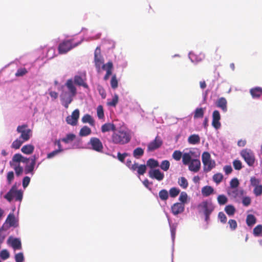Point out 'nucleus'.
Listing matches in <instances>:
<instances>
[{
	"mask_svg": "<svg viewBox=\"0 0 262 262\" xmlns=\"http://www.w3.org/2000/svg\"><path fill=\"white\" fill-rule=\"evenodd\" d=\"M146 165L141 164L138 166L137 171L138 174L143 175L146 171Z\"/></svg>",
	"mask_w": 262,
	"mask_h": 262,
	"instance_id": "nucleus-51",
	"label": "nucleus"
},
{
	"mask_svg": "<svg viewBox=\"0 0 262 262\" xmlns=\"http://www.w3.org/2000/svg\"><path fill=\"white\" fill-rule=\"evenodd\" d=\"M188 142L191 144H196L200 142V138L198 135L193 134L189 137Z\"/></svg>",
	"mask_w": 262,
	"mask_h": 262,
	"instance_id": "nucleus-31",
	"label": "nucleus"
},
{
	"mask_svg": "<svg viewBox=\"0 0 262 262\" xmlns=\"http://www.w3.org/2000/svg\"><path fill=\"white\" fill-rule=\"evenodd\" d=\"M189 170L191 171L196 172L199 171L201 168V162L199 159H192L190 163L188 164Z\"/></svg>",
	"mask_w": 262,
	"mask_h": 262,
	"instance_id": "nucleus-17",
	"label": "nucleus"
},
{
	"mask_svg": "<svg viewBox=\"0 0 262 262\" xmlns=\"http://www.w3.org/2000/svg\"><path fill=\"white\" fill-rule=\"evenodd\" d=\"M250 185L253 189V193L256 196H260L262 194V184H261L260 180L255 177H252L250 180Z\"/></svg>",
	"mask_w": 262,
	"mask_h": 262,
	"instance_id": "nucleus-9",
	"label": "nucleus"
},
{
	"mask_svg": "<svg viewBox=\"0 0 262 262\" xmlns=\"http://www.w3.org/2000/svg\"><path fill=\"white\" fill-rule=\"evenodd\" d=\"M29 159L23 156L20 154H15L10 161V166L13 168L17 177L22 175L24 172V168L20 166V163L27 164Z\"/></svg>",
	"mask_w": 262,
	"mask_h": 262,
	"instance_id": "nucleus-2",
	"label": "nucleus"
},
{
	"mask_svg": "<svg viewBox=\"0 0 262 262\" xmlns=\"http://www.w3.org/2000/svg\"><path fill=\"white\" fill-rule=\"evenodd\" d=\"M8 243L11 245L14 250H20L21 249V243L18 238H13L10 237L8 239Z\"/></svg>",
	"mask_w": 262,
	"mask_h": 262,
	"instance_id": "nucleus-19",
	"label": "nucleus"
},
{
	"mask_svg": "<svg viewBox=\"0 0 262 262\" xmlns=\"http://www.w3.org/2000/svg\"><path fill=\"white\" fill-rule=\"evenodd\" d=\"M25 142L22 140L17 139L14 140L11 144V148L15 149H17L20 148L23 143Z\"/></svg>",
	"mask_w": 262,
	"mask_h": 262,
	"instance_id": "nucleus-40",
	"label": "nucleus"
},
{
	"mask_svg": "<svg viewBox=\"0 0 262 262\" xmlns=\"http://www.w3.org/2000/svg\"><path fill=\"white\" fill-rule=\"evenodd\" d=\"M111 85L113 89H116L118 86V81L116 75H114L112 77Z\"/></svg>",
	"mask_w": 262,
	"mask_h": 262,
	"instance_id": "nucleus-50",
	"label": "nucleus"
},
{
	"mask_svg": "<svg viewBox=\"0 0 262 262\" xmlns=\"http://www.w3.org/2000/svg\"><path fill=\"white\" fill-rule=\"evenodd\" d=\"M6 221L9 224L10 226H14L15 223L14 215L13 213H10L7 216Z\"/></svg>",
	"mask_w": 262,
	"mask_h": 262,
	"instance_id": "nucleus-49",
	"label": "nucleus"
},
{
	"mask_svg": "<svg viewBox=\"0 0 262 262\" xmlns=\"http://www.w3.org/2000/svg\"><path fill=\"white\" fill-rule=\"evenodd\" d=\"M253 233L255 236H262V225H257L253 230Z\"/></svg>",
	"mask_w": 262,
	"mask_h": 262,
	"instance_id": "nucleus-38",
	"label": "nucleus"
},
{
	"mask_svg": "<svg viewBox=\"0 0 262 262\" xmlns=\"http://www.w3.org/2000/svg\"><path fill=\"white\" fill-rule=\"evenodd\" d=\"M241 155L249 166H253L255 161V156L250 149H245L241 152Z\"/></svg>",
	"mask_w": 262,
	"mask_h": 262,
	"instance_id": "nucleus-8",
	"label": "nucleus"
},
{
	"mask_svg": "<svg viewBox=\"0 0 262 262\" xmlns=\"http://www.w3.org/2000/svg\"><path fill=\"white\" fill-rule=\"evenodd\" d=\"M133 156L138 159L142 156L144 154V150L141 147H137L133 151Z\"/></svg>",
	"mask_w": 262,
	"mask_h": 262,
	"instance_id": "nucleus-36",
	"label": "nucleus"
},
{
	"mask_svg": "<svg viewBox=\"0 0 262 262\" xmlns=\"http://www.w3.org/2000/svg\"><path fill=\"white\" fill-rule=\"evenodd\" d=\"M223 179V175L221 173H217L213 175V180L216 184H219Z\"/></svg>",
	"mask_w": 262,
	"mask_h": 262,
	"instance_id": "nucleus-47",
	"label": "nucleus"
},
{
	"mask_svg": "<svg viewBox=\"0 0 262 262\" xmlns=\"http://www.w3.org/2000/svg\"><path fill=\"white\" fill-rule=\"evenodd\" d=\"M234 189H233L232 190H229L228 191V194L229 195H231L232 197L236 198L237 196L243 195L244 190L243 189L238 190L236 188H234Z\"/></svg>",
	"mask_w": 262,
	"mask_h": 262,
	"instance_id": "nucleus-30",
	"label": "nucleus"
},
{
	"mask_svg": "<svg viewBox=\"0 0 262 262\" xmlns=\"http://www.w3.org/2000/svg\"><path fill=\"white\" fill-rule=\"evenodd\" d=\"M230 228L231 230H234L237 228V223L234 220L230 219L228 221Z\"/></svg>",
	"mask_w": 262,
	"mask_h": 262,
	"instance_id": "nucleus-63",
	"label": "nucleus"
},
{
	"mask_svg": "<svg viewBox=\"0 0 262 262\" xmlns=\"http://www.w3.org/2000/svg\"><path fill=\"white\" fill-rule=\"evenodd\" d=\"M86 74L83 73L80 75H75L74 78L75 84L79 86H82L84 88H88V85L86 83Z\"/></svg>",
	"mask_w": 262,
	"mask_h": 262,
	"instance_id": "nucleus-14",
	"label": "nucleus"
},
{
	"mask_svg": "<svg viewBox=\"0 0 262 262\" xmlns=\"http://www.w3.org/2000/svg\"><path fill=\"white\" fill-rule=\"evenodd\" d=\"M233 166L236 170H239L242 168V163L239 160H235L233 162Z\"/></svg>",
	"mask_w": 262,
	"mask_h": 262,
	"instance_id": "nucleus-53",
	"label": "nucleus"
},
{
	"mask_svg": "<svg viewBox=\"0 0 262 262\" xmlns=\"http://www.w3.org/2000/svg\"><path fill=\"white\" fill-rule=\"evenodd\" d=\"M204 114V109L200 107L196 108L194 113V118L197 119L200 118H203Z\"/></svg>",
	"mask_w": 262,
	"mask_h": 262,
	"instance_id": "nucleus-35",
	"label": "nucleus"
},
{
	"mask_svg": "<svg viewBox=\"0 0 262 262\" xmlns=\"http://www.w3.org/2000/svg\"><path fill=\"white\" fill-rule=\"evenodd\" d=\"M34 150V146L32 144H27L23 146L21 151L26 155H30L33 153Z\"/></svg>",
	"mask_w": 262,
	"mask_h": 262,
	"instance_id": "nucleus-28",
	"label": "nucleus"
},
{
	"mask_svg": "<svg viewBox=\"0 0 262 262\" xmlns=\"http://www.w3.org/2000/svg\"><path fill=\"white\" fill-rule=\"evenodd\" d=\"M16 130L18 133L20 134L19 138L24 142L28 141L32 136L31 130L28 128L27 124L18 126Z\"/></svg>",
	"mask_w": 262,
	"mask_h": 262,
	"instance_id": "nucleus-7",
	"label": "nucleus"
},
{
	"mask_svg": "<svg viewBox=\"0 0 262 262\" xmlns=\"http://www.w3.org/2000/svg\"><path fill=\"white\" fill-rule=\"evenodd\" d=\"M66 85L69 91V93L76 95L77 93V90L76 87L74 85L73 80L72 79H68L66 83Z\"/></svg>",
	"mask_w": 262,
	"mask_h": 262,
	"instance_id": "nucleus-22",
	"label": "nucleus"
},
{
	"mask_svg": "<svg viewBox=\"0 0 262 262\" xmlns=\"http://www.w3.org/2000/svg\"><path fill=\"white\" fill-rule=\"evenodd\" d=\"M128 156V154L126 152H124L123 154H121L120 152H119L117 154L118 159L121 162H124L125 157Z\"/></svg>",
	"mask_w": 262,
	"mask_h": 262,
	"instance_id": "nucleus-64",
	"label": "nucleus"
},
{
	"mask_svg": "<svg viewBox=\"0 0 262 262\" xmlns=\"http://www.w3.org/2000/svg\"><path fill=\"white\" fill-rule=\"evenodd\" d=\"M160 167L163 170L166 171L169 168L170 163L168 160H164L161 162Z\"/></svg>",
	"mask_w": 262,
	"mask_h": 262,
	"instance_id": "nucleus-45",
	"label": "nucleus"
},
{
	"mask_svg": "<svg viewBox=\"0 0 262 262\" xmlns=\"http://www.w3.org/2000/svg\"><path fill=\"white\" fill-rule=\"evenodd\" d=\"M202 162L204 165V170L205 172H209L215 166V162L212 160L210 154L205 151L202 156Z\"/></svg>",
	"mask_w": 262,
	"mask_h": 262,
	"instance_id": "nucleus-5",
	"label": "nucleus"
},
{
	"mask_svg": "<svg viewBox=\"0 0 262 262\" xmlns=\"http://www.w3.org/2000/svg\"><path fill=\"white\" fill-rule=\"evenodd\" d=\"M221 119V115L220 112L217 110H215L212 113V125L216 129H219L221 126V124L220 122Z\"/></svg>",
	"mask_w": 262,
	"mask_h": 262,
	"instance_id": "nucleus-15",
	"label": "nucleus"
},
{
	"mask_svg": "<svg viewBox=\"0 0 262 262\" xmlns=\"http://www.w3.org/2000/svg\"><path fill=\"white\" fill-rule=\"evenodd\" d=\"M225 211L228 215L231 216L234 214L235 209L233 205H229L225 207Z\"/></svg>",
	"mask_w": 262,
	"mask_h": 262,
	"instance_id": "nucleus-43",
	"label": "nucleus"
},
{
	"mask_svg": "<svg viewBox=\"0 0 262 262\" xmlns=\"http://www.w3.org/2000/svg\"><path fill=\"white\" fill-rule=\"evenodd\" d=\"M256 222L255 217L253 214H248L246 219V223L248 226H251L255 224Z\"/></svg>",
	"mask_w": 262,
	"mask_h": 262,
	"instance_id": "nucleus-34",
	"label": "nucleus"
},
{
	"mask_svg": "<svg viewBox=\"0 0 262 262\" xmlns=\"http://www.w3.org/2000/svg\"><path fill=\"white\" fill-rule=\"evenodd\" d=\"M201 192L204 196H208L214 192V189L210 186H205L202 188Z\"/></svg>",
	"mask_w": 262,
	"mask_h": 262,
	"instance_id": "nucleus-24",
	"label": "nucleus"
},
{
	"mask_svg": "<svg viewBox=\"0 0 262 262\" xmlns=\"http://www.w3.org/2000/svg\"><path fill=\"white\" fill-rule=\"evenodd\" d=\"M146 165L151 169L159 166L158 161L152 158H150L147 160Z\"/></svg>",
	"mask_w": 262,
	"mask_h": 262,
	"instance_id": "nucleus-33",
	"label": "nucleus"
},
{
	"mask_svg": "<svg viewBox=\"0 0 262 262\" xmlns=\"http://www.w3.org/2000/svg\"><path fill=\"white\" fill-rule=\"evenodd\" d=\"M91 132L92 131L90 127L87 126H84L80 130L79 135L80 137H85L90 135Z\"/></svg>",
	"mask_w": 262,
	"mask_h": 262,
	"instance_id": "nucleus-32",
	"label": "nucleus"
},
{
	"mask_svg": "<svg viewBox=\"0 0 262 262\" xmlns=\"http://www.w3.org/2000/svg\"><path fill=\"white\" fill-rule=\"evenodd\" d=\"M180 192V190L176 187L171 188L169 190L170 196L172 198L176 197Z\"/></svg>",
	"mask_w": 262,
	"mask_h": 262,
	"instance_id": "nucleus-48",
	"label": "nucleus"
},
{
	"mask_svg": "<svg viewBox=\"0 0 262 262\" xmlns=\"http://www.w3.org/2000/svg\"><path fill=\"white\" fill-rule=\"evenodd\" d=\"M198 207L203 211L205 216V221L208 222L210 215L214 209L213 204L211 202L203 201L198 205Z\"/></svg>",
	"mask_w": 262,
	"mask_h": 262,
	"instance_id": "nucleus-6",
	"label": "nucleus"
},
{
	"mask_svg": "<svg viewBox=\"0 0 262 262\" xmlns=\"http://www.w3.org/2000/svg\"><path fill=\"white\" fill-rule=\"evenodd\" d=\"M94 60L96 68L98 69V70H99L100 67L102 66V64L103 63V59L102 56L94 57Z\"/></svg>",
	"mask_w": 262,
	"mask_h": 262,
	"instance_id": "nucleus-39",
	"label": "nucleus"
},
{
	"mask_svg": "<svg viewBox=\"0 0 262 262\" xmlns=\"http://www.w3.org/2000/svg\"><path fill=\"white\" fill-rule=\"evenodd\" d=\"M227 198L223 194L219 195L217 196V202L220 205H223L227 203Z\"/></svg>",
	"mask_w": 262,
	"mask_h": 262,
	"instance_id": "nucleus-46",
	"label": "nucleus"
},
{
	"mask_svg": "<svg viewBox=\"0 0 262 262\" xmlns=\"http://www.w3.org/2000/svg\"><path fill=\"white\" fill-rule=\"evenodd\" d=\"M160 199L162 201H166L168 198V193L166 189H162L159 191Z\"/></svg>",
	"mask_w": 262,
	"mask_h": 262,
	"instance_id": "nucleus-44",
	"label": "nucleus"
},
{
	"mask_svg": "<svg viewBox=\"0 0 262 262\" xmlns=\"http://www.w3.org/2000/svg\"><path fill=\"white\" fill-rule=\"evenodd\" d=\"M116 129L115 125L112 123H105L101 126V132L102 133H105L111 130L114 132Z\"/></svg>",
	"mask_w": 262,
	"mask_h": 262,
	"instance_id": "nucleus-23",
	"label": "nucleus"
},
{
	"mask_svg": "<svg viewBox=\"0 0 262 262\" xmlns=\"http://www.w3.org/2000/svg\"><path fill=\"white\" fill-rule=\"evenodd\" d=\"M171 212L174 215H177L183 212L184 205L181 203H176L171 206Z\"/></svg>",
	"mask_w": 262,
	"mask_h": 262,
	"instance_id": "nucleus-20",
	"label": "nucleus"
},
{
	"mask_svg": "<svg viewBox=\"0 0 262 262\" xmlns=\"http://www.w3.org/2000/svg\"><path fill=\"white\" fill-rule=\"evenodd\" d=\"M179 185L183 189H186L188 186L187 180L185 177H182L178 179Z\"/></svg>",
	"mask_w": 262,
	"mask_h": 262,
	"instance_id": "nucleus-37",
	"label": "nucleus"
},
{
	"mask_svg": "<svg viewBox=\"0 0 262 262\" xmlns=\"http://www.w3.org/2000/svg\"><path fill=\"white\" fill-rule=\"evenodd\" d=\"M113 68V64L112 61H108L106 64H103L102 69L106 71L105 74L110 76L112 74V69Z\"/></svg>",
	"mask_w": 262,
	"mask_h": 262,
	"instance_id": "nucleus-27",
	"label": "nucleus"
},
{
	"mask_svg": "<svg viewBox=\"0 0 262 262\" xmlns=\"http://www.w3.org/2000/svg\"><path fill=\"white\" fill-rule=\"evenodd\" d=\"M63 151V149H56L47 155V158L51 159L56 156L58 154Z\"/></svg>",
	"mask_w": 262,
	"mask_h": 262,
	"instance_id": "nucleus-62",
	"label": "nucleus"
},
{
	"mask_svg": "<svg viewBox=\"0 0 262 262\" xmlns=\"http://www.w3.org/2000/svg\"><path fill=\"white\" fill-rule=\"evenodd\" d=\"M227 102L226 99L224 97L219 98L216 102V106L221 108L223 112H226L227 110Z\"/></svg>",
	"mask_w": 262,
	"mask_h": 262,
	"instance_id": "nucleus-21",
	"label": "nucleus"
},
{
	"mask_svg": "<svg viewBox=\"0 0 262 262\" xmlns=\"http://www.w3.org/2000/svg\"><path fill=\"white\" fill-rule=\"evenodd\" d=\"M119 97L115 94L111 100H108L107 104L108 106L115 107L118 102Z\"/></svg>",
	"mask_w": 262,
	"mask_h": 262,
	"instance_id": "nucleus-42",
	"label": "nucleus"
},
{
	"mask_svg": "<svg viewBox=\"0 0 262 262\" xmlns=\"http://www.w3.org/2000/svg\"><path fill=\"white\" fill-rule=\"evenodd\" d=\"M76 138V136L73 134H67L65 138L61 139V141L65 143H68L74 140Z\"/></svg>",
	"mask_w": 262,
	"mask_h": 262,
	"instance_id": "nucleus-41",
	"label": "nucleus"
},
{
	"mask_svg": "<svg viewBox=\"0 0 262 262\" xmlns=\"http://www.w3.org/2000/svg\"><path fill=\"white\" fill-rule=\"evenodd\" d=\"M81 42L82 40L75 42L74 39L63 40L58 45V53L60 54H66L79 45Z\"/></svg>",
	"mask_w": 262,
	"mask_h": 262,
	"instance_id": "nucleus-3",
	"label": "nucleus"
},
{
	"mask_svg": "<svg viewBox=\"0 0 262 262\" xmlns=\"http://www.w3.org/2000/svg\"><path fill=\"white\" fill-rule=\"evenodd\" d=\"M14 179V174L13 171H9L7 175V180L8 184H11Z\"/></svg>",
	"mask_w": 262,
	"mask_h": 262,
	"instance_id": "nucleus-56",
	"label": "nucleus"
},
{
	"mask_svg": "<svg viewBox=\"0 0 262 262\" xmlns=\"http://www.w3.org/2000/svg\"><path fill=\"white\" fill-rule=\"evenodd\" d=\"M163 144V141L159 136L156 137L155 139L149 142L147 145V151L151 152L159 148Z\"/></svg>",
	"mask_w": 262,
	"mask_h": 262,
	"instance_id": "nucleus-10",
	"label": "nucleus"
},
{
	"mask_svg": "<svg viewBox=\"0 0 262 262\" xmlns=\"http://www.w3.org/2000/svg\"><path fill=\"white\" fill-rule=\"evenodd\" d=\"M193 154L192 151H190L189 152H185L183 155L182 156V162L183 164L187 165H188L191 160V156Z\"/></svg>",
	"mask_w": 262,
	"mask_h": 262,
	"instance_id": "nucleus-25",
	"label": "nucleus"
},
{
	"mask_svg": "<svg viewBox=\"0 0 262 262\" xmlns=\"http://www.w3.org/2000/svg\"><path fill=\"white\" fill-rule=\"evenodd\" d=\"M239 184V181L237 178H233L230 182V185L231 188H236L238 186Z\"/></svg>",
	"mask_w": 262,
	"mask_h": 262,
	"instance_id": "nucleus-57",
	"label": "nucleus"
},
{
	"mask_svg": "<svg viewBox=\"0 0 262 262\" xmlns=\"http://www.w3.org/2000/svg\"><path fill=\"white\" fill-rule=\"evenodd\" d=\"M187 194L185 192H182L179 196V200L183 204L186 202L187 200Z\"/></svg>",
	"mask_w": 262,
	"mask_h": 262,
	"instance_id": "nucleus-59",
	"label": "nucleus"
},
{
	"mask_svg": "<svg viewBox=\"0 0 262 262\" xmlns=\"http://www.w3.org/2000/svg\"><path fill=\"white\" fill-rule=\"evenodd\" d=\"M148 175L150 178L155 179L159 181H162L164 177V173L161 172L158 169L149 170Z\"/></svg>",
	"mask_w": 262,
	"mask_h": 262,
	"instance_id": "nucleus-16",
	"label": "nucleus"
},
{
	"mask_svg": "<svg viewBox=\"0 0 262 262\" xmlns=\"http://www.w3.org/2000/svg\"><path fill=\"white\" fill-rule=\"evenodd\" d=\"M172 158L176 161H179L182 158V154L180 150H175L172 154Z\"/></svg>",
	"mask_w": 262,
	"mask_h": 262,
	"instance_id": "nucleus-55",
	"label": "nucleus"
},
{
	"mask_svg": "<svg viewBox=\"0 0 262 262\" xmlns=\"http://www.w3.org/2000/svg\"><path fill=\"white\" fill-rule=\"evenodd\" d=\"M81 121L83 123H89L91 126L95 125V121L93 118L89 114L84 115Z\"/></svg>",
	"mask_w": 262,
	"mask_h": 262,
	"instance_id": "nucleus-29",
	"label": "nucleus"
},
{
	"mask_svg": "<svg viewBox=\"0 0 262 262\" xmlns=\"http://www.w3.org/2000/svg\"><path fill=\"white\" fill-rule=\"evenodd\" d=\"M97 116L99 119L104 118L103 108L102 105H99L97 108Z\"/></svg>",
	"mask_w": 262,
	"mask_h": 262,
	"instance_id": "nucleus-54",
	"label": "nucleus"
},
{
	"mask_svg": "<svg viewBox=\"0 0 262 262\" xmlns=\"http://www.w3.org/2000/svg\"><path fill=\"white\" fill-rule=\"evenodd\" d=\"M75 96L68 92H62L61 94L60 97L61 103L66 108L69 107V105L73 101Z\"/></svg>",
	"mask_w": 262,
	"mask_h": 262,
	"instance_id": "nucleus-11",
	"label": "nucleus"
},
{
	"mask_svg": "<svg viewBox=\"0 0 262 262\" xmlns=\"http://www.w3.org/2000/svg\"><path fill=\"white\" fill-rule=\"evenodd\" d=\"M10 256V254L9 252L6 250H3L0 252V257L3 259H6L8 258Z\"/></svg>",
	"mask_w": 262,
	"mask_h": 262,
	"instance_id": "nucleus-58",
	"label": "nucleus"
},
{
	"mask_svg": "<svg viewBox=\"0 0 262 262\" xmlns=\"http://www.w3.org/2000/svg\"><path fill=\"white\" fill-rule=\"evenodd\" d=\"M16 262H23L24 261V256L22 252L16 254L15 255Z\"/></svg>",
	"mask_w": 262,
	"mask_h": 262,
	"instance_id": "nucleus-60",
	"label": "nucleus"
},
{
	"mask_svg": "<svg viewBox=\"0 0 262 262\" xmlns=\"http://www.w3.org/2000/svg\"><path fill=\"white\" fill-rule=\"evenodd\" d=\"M23 191L21 190H18L16 185L14 184L4 197L8 202H11L13 199L16 201H21L23 199Z\"/></svg>",
	"mask_w": 262,
	"mask_h": 262,
	"instance_id": "nucleus-4",
	"label": "nucleus"
},
{
	"mask_svg": "<svg viewBox=\"0 0 262 262\" xmlns=\"http://www.w3.org/2000/svg\"><path fill=\"white\" fill-rule=\"evenodd\" d=\"M28 73V71L26 68H20L18 69L16 72L15 75L16 77L23 76Z\"/></svg>",
	"mask_w": 262,
	"mask_h": 262,
	"instance_id": "nucleus-52",
	"label": "nucleus"
},
{
	"mask_svg": "<svg viewBox=\"0 0 262 262\" xmlns=\"http://www.w3.org/2000/svg\"><path fill=\"white\" fill-rule=\"evenodd\" d=\"M132 139L130 131L125 129L116 130L113 132L110 142L119 145H123L128 143Z\"/></svg>",
	"mask_w": 262,
	"mask_h": 262,
	"instance_id": "nucleus-1",
	"label": "nucleus"
},
{
	"mask_svg": "<svg viewBox=\"0 0 262 262\" xmlns=\"http://www.w3.org/2000/svg\"><path fill=\"white\" fill-rule=\"evenodd\" d=\"M250 94L253 98H258L262 94V89L260 87H256L250 90Z\"/></svg>",
	"mask_w": 262,
	"mask_h": 262,
	"instance_id": "nucleus-26",
	"label": "nucleus"
},
{
	"mask_svg": "<svg viewBox=\"0 0 262 262\" xmlns=\"http://www.w3.org/2000/svg\"><path fill=\"white\" fill-rule=\"evenodd\" d=\"M218 217L223 224H225L227 222V217L224 212H220L218 214Z\"/></svg>",
	"mask_w": 262,
	"mask_h": 262,
	"instance_id": "nucleus-61",
	"label": "nucleus"
},
{
	"mask_svg": "<svg viewBox=\"0 0 262 262\" xmlns=\"http://www.w3.org/2000/svg\"><path fill=\"white\" fill-rule=\"evenodd\" d=\"M79 111L78 109L75 110L71 116H68L66 118V121L68 124L75 126L77 124L78 120L79 118Z\"/></svg>",
	"mask_w": 262,
	"mask_h": 262,
	"instance_id": "nucleus-13",
	"label": "nucleus"
},
{
	"mask_svg": "<svg viewBox=\"0 0 262 262\" xmlns=\"http://www.w3.org/2000/svg\"><path fill=\"white\" fill-rule=\"evenodd\" d=\"M31 163L29 164H27L24 169V171L25 174H28L30 173H32L34 169V166L36 164V157L35 156H33L31 159Z\"/></svg>",
	"mask_w": 262,
	"mask_h": 262,
	"instance_id": "nucleus-18",
	"label": "nucleus"
},
{
	"mask_svg": "<svg viewBox=\"0 0 262 262\" xmlns=\"http://www.w3.org/2000/svg\"><path fill=\"white\" fill-rule=\"evenodd\" d=\"M89 144L91 145L92 149L95 151L100 152L103 150V144L99 138L96 137L91 138Z\"/></svg>",
	"mask_w": 262,
	"mask_h": 262,
	"instance_id": "nucleus-12",
	"label": "nucleus"
}]
</instances>
